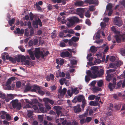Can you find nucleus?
Returning a JSON list of instances; mask_svg holds the SVG:
<instances>
[{
	"label": "nucleus",
	"mask_w": 125,
	"mask_h": 125,
	"mask_svg": "<svg viewBox=\"0 0 125 125\" xmlns=\"http://www.w3.org/2000/svg\"><path fill=\"white\" fill-rule=\"evenodd\" d=\"M67 93L68 95L70 97H71L73 94L72 92H71V90L69 89L67 90Z\"/></svg>",
	"instance_id": "0e129e2a"
},
{
	"label": "nucleus",
	"mask_w": 125,
	"mask_h": 125,
	"mask_svg": "<svg viewBox=\"0 0 125 125\" xmlns=\"http://www.w3.org/2000/svg\"><path fill=\"white\" fill-rule=\"evenodd\" d=\"M35 6L36 7V9L38 10H42V8L40 6L37 4V3H36L35 4Z\"/></svg>",
	"instance_id": "6e6d98bb"
},
{
	"label": "nucleus",
	"mask_w": 125,
	"mask_h": 125,
	"mask_svg": "<svg viewBox=\"0 0 125 125\" xmlns=\"http://www.w3.org/2000/svg\"><path fill=\"white\" fill-rule=\"evenodd\" d=\"M35 52L34 53L35 56L38 59H39L40 57L43 59L45 56H47L50 54L49 51H46L44 54L42 51H40V48H35Z\"/></svg>",
	"instance_id": "f03ea898"
},
{
	"label": "nucleus",
	"mask_w": 125,
	"mask_h": 125,
	"mask_svg": "<svg viewBox=\"0 0 125 125\" xmlns=\"http://www.w3.org/2000/svg\"><path fill=\"white\" fill-rule=\"evenodd\" d=\"M121 53L122 55L123 56L125 55V50L124 49H122L121 50Z\"/></svg>",
	"instance_id": "338daca9"
},
{
	"label": "nucleus",
	"mask_w": 125,
	"mask_h": 125,
	"mask_svg": "<svg viewBox=\"0 0 125 125\" xmlns=\"http://www.w3.org/2000/svg\"><path fill=\"white\" fill-rule=\"evenodd\" d=\"M67 92V89L66 88H63L62 90L61 88L58 90V92L59 93V95L61 97H63L65 95Z\"/></svg>",
	"instance_id": "6e6552de"
},
{
	"label": "nucleus",
	"mask_w": 125,
	"mask_h": 125,
	"mask_svg": "<svg viewBox=\"0 0 125 125\" xmlns=\"http://www.w3.org/2000/svg\"><path fill=\"white\" fill-rule=\"evenodd\" d=\"M51 36L52 38H55L56 36V33L55 31H54L52 33Z\"/></svg>",
	"instance_id": "49530a36"
},
{
	"label": "nucleus",
	"mask_w": 125,
	"mask_h": 125,
	"mask_svg": "<svg viewBox=\"0 0 125 125\" xmlns=\"http://www.w3.org/2000/svg\"><path fill=\"white\" fill-rule=\"evenodd\" d=\"M39 109L42 113H44L45 112L47 113H48L46 110L45 109L44 110V108L42 107H39Z\"/></svg>",
	"instance_id": "7c9ffc66"
},
{
	"label": "nucleus",
	"mask_w": 125,
	"mask_h": 125,
	"mask_svg": "<svg viewBox=\"0 0 125 125\" xmlns=\"http://www.w3.org/2000/svg\"><path fill=\"white\" fill-rule=\"evenodd\" d=\"M58 73H59V75L60 77H64L65 76V74L63 72H62L61 73V72L60 70H58Z\"/></svg>",
	"instance_id": "37998d69"
},
{
	"label": "nucleus",
	"mask_w": 125,
	"mask_h": 125,
	"mask_svg": "<svg viewBox=\"0 0 125 125\" xmlns=\"http://www.w3.org/2000/svg\"><path fill=\"white\" fill-rule=\"evenodd\" d=\"M85 16L89 18L91 16L90 14V11L89 10L86 11L85 14Z\"/></svg>",
	"instance_id": "4c0bfd02"
},
{
	"label": "nucleus",
	"mask_w": 125,
	"mask_h": 125,
	"mask_svg": "<svg viewBox=\"0 0 125 125\" xmlns=\"http://www.w3.org/2000/svg\"><path fill=\"white\" fill-rule=\"evenodd\" d=\"M85 23L86 24L89 26H90L91 25V23L90 21V20L88 19H87L86 20Z\"/></svg>",
	"instance_id": "052dcab7"
},
{
	"label": "nucleus",
	"mask_w": 125,
	"mask_h": 125,
	"mask_svg": "<svg viewBox=\"0 0 125 125\" xmlns=\"http://www.w3.org/2000/svg\"><path fill=\"white\" fill-rule=\"evenodd\" d=\"M15 80V77H12L8 79L6 83V85L7 86L10 84L11 82L12 81H13Z\"/></svg>",
	"instance_id": "4468645a"
},
{
	"label": "nucleus",
	"mask_w": 125,
	"mask_h": 125,
	"mask_svg": "<svg viewBox=\"0 0 125 125\" xmlns=\"http://www.w3.org/2000/svg\"><path fill=\"white\" fill-rule=\"evenodd\" d=\"M15 22V19L14 18H12L11 20H10L8 21V23L10 26H12Z\"/></svg>",
	"instance_id": "cd10ccee"
},
{
	"label": "nucleus",
	"mask_w": 125,
	"mask_h": 125,
	"mask_svg": "<svg viewBox=\"0 0 125 125\" xmlns=\"http://www.w3.org/2000/svg\"><path fill=\"white\" fill-rule=\"evenodd\" d=\"M116 69V67H115V68L114 69H110L109 70H107L106 72L107 74H109L111 72H115Z\"/></svg>",
	"instance_id": "72a5a7b5"
},
{
	"label": "nucleus",
	"mask_w": 125,
	"mask_h": 125,
	"mask_svg": "<svg viewBox=\"0 0 125 125\" xmlns=\"http://www.w3.org/2000/svg\"><path fill=\"white\" fill-rule=\"evenodd\" d=\"M27 112V116L29 117H30L32 115L33 112L31 110H28Z\"/></svg>",
	"instance_id": "473e14b6"
},
{
	"label": "nucleus",
	"mask_w": 125,
	"mask_h": 125,
	"mask_svg": "<svg viewBox=\"0 0 125 125\" xmlns=\"http://www.w3.org/2000/svg\"><path fill=\"white\" fill-rule=\"evenodd\" d=\"M33 88H34L35 90H37L38 91L40 89V87L36 85H34L33 86Z\"/></svg>",
	"instance_id": "3c124183"
},
{
	"label": "nucleus",
	"mask_w": 125,
	"mask_h": 125,
	"mask_svg": "<svg viewBox=\"0 0 125 125\" xmlns=\"http://www.w3.org/2000/svg\"><path fill=\"white\" fill-rule=\"evenodd\" d=\"M32 87V86H29L28 84L27 85L25 88L24 90V92H27L30 91L31 90Z\"/></svg>",
	"instance_id": "412c9836"
},
{
	"label": "nucleus",
	"mask_w": 125,
	"mask_h": 125,
	"mask_svg": "<svg viewBox=\"0 0 125 125\" xmlns=\"http://www.w3.org/2000/svg\"><path fill=\"white\" fill-rule=\"evenodd\" d=\"M39 25L40 27L42 26V22L39 18H38L37 20H36L35 21H32V25L33 26L36 25L37 26L36 28H38V25Z\"/></svg>",
	"instance_id": "0eeeda50"
},
{
	"label": "nucleus",
	"mask_w": 125,
	"mask_h": 125,
	"mask_svg": "<svg viewBox=\"0 0 125 125\" xmlns=\"http://www.w3.org/2000/svg\"><path fill=\"white\" fill-rule=\"evenodd\" d=\"M115 57L114 56H112L110 58V61L112 62H114L115 60Z\"/></svg>",
	"instance_id": "774afa93"
},
{
	"label": "nucleus",
	"mask_w": 125,
	"mask_h": 125,
	"mask_svg": "<svg viewBox=\"0 0 125 125\" xmlns=\"http://www.w3.org/2000/svg\"><path fill=\"white\" fill-rule=\"evenodd\" d=\"M100 32L99 31H97L96 33V39H100Z\"/></svg>",
	"instance_id": "e2e57ef3"
},
{
	"label": "nucleus",
	"mask_w": 125,
	"mask_h": 125,
	"mask_svg": "<svg viewBox=\"0 0 125 125\" xmlns=\"http://www.w3.org/2000/svg\"><path fill=\"white\" fill-rule=\"evenodd\" d=\"M100 25L102 28L104 29L106 26V24L103 22H102L100 23Z\"/></svg>",
	"instance_id": "864d4df0"
},
{
	"label": "nucleus",
	"mask_w": 125,
	"mask_h": 125,
	"mask_svg": "<svg viewBox=\"0 0 125 125\" xmlns=\"http://www.w3.org/2000/svg\"><path fill=\"white\" fill-rule=\"evenodd\" d=\"M56 62L58 65H62L64 63V61L63 60L57 59Z\"/></svg>",
	"instance_id": "6ab92c4d"
},
{
	"label": "nucleus",
	"mask_w": 125,
	"mask_h": 125,
	"mask_svg": "<svg viewBox=\"0 0 125 125\" xmlns=\"http://www.w3.org/2000/svg\"><path fill=\"white\" fill-rule=\"evenodd\" d=\"M114 20V23L115 25L119 27L122 25V21L119 17L118 16L115 18Z\"/></svg>",
	"instance_id": "423d86ee"
},
{
	"label": "nucleus",
	"mask_w": 125,
	"mask_h": 125,
	"mask_svg": "<svg viewBox=\"0 0 125 125\" xmlns=\"http://www.w3.org/2000/svg\"><path fill=\"white\" fill-rule=\"evenodd\" d=\"M53 108L55 110V111L57 114V115L59 116L61 113V110L62 108L59 106H54L53 107Z\"/></svg>",
	"instance_id": "1a4fd4ad"
},
{
	"label": "nucleus",
	"mask_w": 125,
	"mask_h": 125,
	"mask_svg": "<svg viewBox=\"0 0 125 125\" xmlns=\"http://www.w3.org/2000/svg\"><path fill=\"white\" fill-rule=\"evenodd\" d=\"M29 16L30 19L31 21L33 19L34 16L33 14L31 12H30Z\"/></svg>",
	"instance_id": "680f3d73"
},
{
	"label": "nucleus",
	"mask_w": 125,
	"mask_h": 125,
	"mask_svg": "<svg viewBox=\"0 0 125 125\" xmlns=\"http://www.w3.org/2000/svg\"><path fill=\"white\" fill-rule=\"evenodd\" d=\"M5 117L6 119L8 121H10L11 120V117L9 114H7L6 115Z\"/></svg>",
	"instance_id": "58836bf2"
},
{
	"label": "nucleus",
	"mask_w": 125,
	"mask_h": 125,
	"mask_svg": "<svg viewBox=\"0 0 125 125\" xmlns=\"http://www.w3.org/2000/svg\"><path fill=\"white\" fill-rule=\"evenodd\" d=\"M20 59L21 62H24L26 60V58L23 55L20 56Z\"/></svg>",
	"instance_id": "e433bc0d"
},
{
	"label": "nucleus",
	"mask_w": 125,
	"mask_h": 125,
	"mask_svg": "<svg viewBox=\"0 0 125 125\" xmlns=\"http://www.w3.org/2000/svg\"><path fill=\"white\" fill-rule=\"evenodd\" d=\"M76 98L78 102H81L82 101V104L81 106L82 109H83L86 104L84 96L82 95H81L77 97Z\"/></svg>",
	"instance_id": "20e7f679"
},
{
	"label": "nucleus",
	"mask_w": 125,
	"mask_h": 125,
	"mask_svg": "<svg viewBox=\"0 0 125 125\" xmlns=\"http://www.w3.org/2000/svg\"><path fill=\"white\" fill-rule=\"evenodd\" d=\"M112 8V5L110 4H109L106 7V9L107 10H111Z\"/></svg>",
	"instance_id": "ea45409f"
},
{
	"label": "nucleus",
	"mask_w": 125,
	"mask_h": 125,
	"mask_svg": "<svg viewBox=\"0 0 125 125\" xmlns=\"http://www.w3.org/2000/svg\"><path fill=\"white\" fill-rule=\"evenodd\" d=\"M6 59L7 60H9L12 62H15V60L14 58L11 57H10L9 55H7L6 56Z\"/></svg>",
	"instance_id": "a878e982"
},
{
	"label": "nucleus",
	"mask_w": 125,
	"mask_h": 125,
	"mask_svg": "<svg viewBox=\"0 0 125 125\" xmlns=\"http://www.w3.org/2000/svg\"><path fill=\"white\" fill-rule=\"evenodd\" d=\"M18 48L21 52H25V49L23 48L22 46H19Z\"/></svg>",
	"instance_id": "69168bd1"
},
{
	"label": "nucleus",
	"mask_w": 125,
	"mask_h": 125,
	"mask_svg": "<svg viewBox=\"0 0 125 125\" xmlns=\"http://www.w3.org/2000/svg\"><path fill=\"white\" fill-rule=\"evenodd\" d=\"M60 55L61 57L63 58H64L65 57H70L71 56V55L68 52L66 51L62 52L61 53Z\"/></svg>",
	"instance_id": "9d476101"
},
{
	"label": "nucleus",
	"mask_w": 125,
	"mask_h": 125,
	"mask_svg": "<svg viewBox=\"0 0 125 125\" xmlns=\"http://www.w3.org/2000/svg\"><path fill=\"white\" fill-rule=\"evenodd\" d=\"M68 21L69 22L67 24V26L68 27H70L73 26L75 22L79 21V19L77 17L74 16L69 19Z\"/></svg>",
	"instance_id": "7ed1b4c3"
},
{
	"label": "nucleus",
	"mask_w": 125,
	"mask_h": 125,
	"mask_svg": "<svg viewBox=\"0 0 125 125\" xmlns=\"http://www.w3.org/2000/svg\"><path fill=\"white\" fill-rule=\"evenodd\" d=\"M84 11V9L81 8L77 9L76 10L77 14L83 13Z\"/></svg>",
	"instance_id": "2eb2a0df"
},
{
	"label": "nucleus",
	"mask_w": 125,
	"mask_h": 125,
	"mask_svg": "<svg viewBox=\"0 0 125 125\" xmlns=\"http://www.w3.org/2000/svg\"><path fill=\"white\" fill-rule=\"evenodd\" d=\"M43 101L46 103H49L52 105H53L54 104V102L53 101L47 98H44L43 99Z\"/></svg>",
	"instance_id": "ddd939ff"
},
{
	"label": "nucleus",
	"mask_w": 125,
	"mask_h": 125,
	"mask_svg": "<svg viewBox=\"0 0 125 125\" xmlns=\"http://www.w3.org/2000/svg\"><path fill=\"white\" fill-rule=\"evenodd\" d=\"M8 98H6L5 101L6 102H8L10 100L12 99H13V96L11 94H9L8 96Z\"/></svg>",
	"instance_id": "bb28decb"
},
{
	"label": "nucleus",
	"mask_w": 125,
	"mask_h": 125,
	"mask_svg": "<svg viewBox=\"0 0 125 125\" xmlns=\"http://www.w3.org/2000/svg\"><path fill=\"white\" fill-rule=\"evenodd\" d=\"M12 105L14 108H16L17 109L19 110L20 109L21 107V104L20 103H18L14 100H12L11 101Z\"/></svg>",
	"instance_id": "39448f33"
},
{
	"label": "nucleus",
	"mask_w": 125,
	"mask_h": 125,
	"mask_svg": "<svg viewBox=\"0 0 125 125\" xmlns=\"http://www.w3.org/2000/svg\"><path fill=\"white\" fill-rule=\"evenodd\" d=\"M122 83V81H120L117 83L116 84L117 86L115 88L117 89L119 88L121 86Z\"/></svg>",
	"instance_id": "c756f323"
},
{
	"label": "nucleus",
	"mask_w": 125,
	"mask_h": 125,
	"mask_svg": "<svg viewBox=\"0 0 125 125\" xmlns=\"http://www.w3.org/2000/svg\"><path fill=\"white\" fill-rule=\"evenodd\" d=\"M117 64L116 63H111L110 64L109 66L111 68H114L115 69V67H116V66H117Z\"/></svg>",
	"instance_id": "2f4dec72"
},
{
	"label": "nucleus",
	"mask_w": 125,
	"mask_h": 125,
	"mask_svg": "<svg viewBox=\"0 0 125 125\" xmlns=\"http://www.w3.org/2000/svg\"><path fill=\"white\" fill-rule=\"evenodd\" d=\"M89 76H88L87 75H86L85 77V81L88 82L90 80V78L89 77Z\"/></svg>",
	"instance_id": "4d7b16f0"
},
{
	"label": "nucleus",
	"mask_w": 125,
	"mask_h": 125,
	"mask_svg": "<svg viewBox=\"0 0 125 125\" xmlns=\"http://www.w3.org/2000/svg\"><path fill=\"white\" fill-rule=\"evenodd\" d=\"M91 52L92 53L95 52L97 51L96 48L94 46H91L90 49Z\"/></svg>",
	"instance_id": "b1692460"
},
{
	"label": "nucleus",
	"mask_w": 125,
	"mask_h": 125,
	"mask_svg": "<svg viewBox=\"0 0 125 125\" xmlns=\"http://www.w3.org/2000/svg\"><path fill=\"white\" fill-rule=\"evenodd\" d=\"M73 108L74 112L75 113H79L81 111V109L80 105H78L77 106H74Z\"/></svg>",
	"instance_id": "9b49d317"
},
{
	"label": "nucleus",
	"mask_w": 125,
	"mask_h": 125,
	"mask_svg": "<svg viewBox=\"0 0 125 125\" xmlns=\"http://www.w3.org/2000/svg\"><path fill=\"white\" fill-rule=\"evenodd\" d=\"M98 104L97 102L91 101L90 102L89 104L91 106H96L98 105Z\"/></svg>",
	"instance_id": "4be33fe9"
},
{
	"label": "nucleus",
	"mask_w": 125,
	"mask_h": 125,
	"mask_svg": "<svg viewBox=\"0 0 125 125\" xmlns=\"http://www.w3.org/2000/svg\"><path fill=\"white\" fill-rule=\"evenodd\" d=\"M63 80L65 84L67 85H69V82H68V81L65 78H63Z\"/></svg>",
	"instance_id": "bf43d9fd"
},
{
	"label": "nucleus",
	"mask_w": 125,
	"mask_h": 125,
	"mask_svg": "<svg viewBox=\"0 0 125 125\" xmlns=\"http://www.w3.org/2000/svg\"><path fill=\"white\" fill-rule=\"evenodd\" d=\"M38 92L42 96L44 95L45 94L44 92L40 89L38 91Z\"/></svg>",
	"instance_id": "8fccbe9b"
},
{
	"label": "nucleus",
	"mask_w": 125,
	"mask_h": 125,
	"mask_svg": "<svg viewBox=\"0 0 125 125\" xmlns=\"http://www.w3.org/2000/svg\"><path fill=\"white\" fill-rule=\"evenodd\" d=\"M115 38L116 39V42L119 43L121 42L122 39L123 38L120 35H116L115 36Z\"/></svg>",
	"instance_id": "a211bd4d"
},
{
	"label": "nucleus",
	"mask_w": 125,
	"mask_h": 125,
	"mask_svg": "<svg viewBox=\"0 0 125 125\" xmlns=\"http://www.w3.org/2000/svg\"><path fill=\"white\" fill-rule=\"evenodd\" d=\"M93 0H85L84 2L85 3H88L89 4H92Z\"/></svg>",
	"instance_id": "09e8293b"
},
{
	"label": "nucleus",
	"mask_w": 125,
	"mask_h": 125,
	"mask_svg": "<svg viewBox=\"0 0 125 125\" xmlns=\"http://www.w3.org/2000/svg\"><path fill=\"white\" fill-rule=\"evenodd\" d=\"M64 33L63 31H62L60 32L59 34V37L61 38H62V37H66V36H64Z\"/></svg>",
	"instance_id": "a19ab883"
},
{
	"label": "nucleus",
	"mask_w": 125,
	"mask_h": 125,
	"mask_svg": "<svg viewBox=\"0 0 125 125\" xmlns=\"http://www.w3.org/2000/svg\"><path fill=\"white\" fill-rule=\"evenodd\" d=\"M16 30L17 33L18 34H23L24 33V31L23 29L20 30L19 28H17L16 29Z\"/></svg>",
	"instance_id": "aec40b11"
},
{
	"label": "nucleus",
	"mask_w": 125,
	"mask_h": 125,
	"mask_svg": "<svg viewBox=\"0 0 125 125\" xmlns=\"http://www.w3.org/2000/svg\"><path fill=\"white\" fill-rule=\"evenodd\" d=\"M21 83L20 81L17 82L16 84V87L17 88H20L21 85Z\"/></svg>",
	"instance_id": "de8ad7c7"
},
{
	"label": "nucleus",
	"mask_w": 125,
	"mask_h": 125,
	"mask_svg": "<svg viewBox=\"0 0 125 125\" xmlns=\"http://www.w3.org/2000/svg\"><path fill=\"white\" fill-rule=\"evenodd\" d=\"M86 122V121L85 118H82L80 120V123L81 125H83Z\"/></svg>",
	"instance_id": "a18cd8bd"
},
{
	"label": "nucleus",
	"mask_w": 125,
	"mask_h": 125,
	"mask_svg": "<svg viewBox=\"0 0 125 125\" xmlns=\"http://www.w3.org/2000/svg\"><path fill=\"white\" fill-rule=\"evenodd\" d=\"M103 83V81L102 80H100L97 82V84L98 86L99 87H101Z\"/></svg>",
	"instance_id": "f704fd0d"
},
{
	"label": "nucleus",
	"mask_w": 125,
	"mask_h": 125,
	"mask_svg": "<svg viewBox=\"0 0 125 125\" xmlns=\"http://www.w3.org/2000/svg\"><path fill=\"white\" fill-rule=\"evenodd\" d=\"M116 85L115 83H114V84L111 83H110L108 84V87L110 91H113L114 89L115 88Z\"/></svg>",
	"instance_id": "f8f14e48"
},
{
	"label": "nucleus",
	"mask_w": 125,
	"mask_h": 125,
	"mask_svg": "<svg viewBox=\"0 0 125 125\" xmlns=\"http://www.w3.org/2000/svg\"><path fill=\"white\" fill-rule=\"evenodd\" d=\"M91 72L88 70L86 72L87 74L89 77L93 78H97V77H101L103 74L104 70L103 69H100L99 71V68L97 66H95L92 67L91 68Z\"/></svg>",
	"instance_id": "f257e3e1"
},
{
	"label": "nucleus",
	"mask_w": 125,
	"mask_h": 125,
	"mask_svg": "<svg viewBox=\"0 0 125 125\" xmlns=\"http://www.w3.org/2000/svg\"><path fill=\"white\" fill-rule=\"evenodd\" d=\"M84 3L82 1H78L76 2L75 3L74 5L76 6H81L83 5Z\"/></svg>",
	"instance_id": "5701e85b"
},
{
	"label": "nucleus",
	"mask_w": 125,
	"mask_h": 125,
	"mask_svg": "<svg viewBox=\"0 0 125 125\" xmlns=\"http://www.w3.org/2000/svg\"><path fill=\"white\" fill-rule=\"evenodd\" d=\"M7 114V113L4 111H1V117L2 119H5V118L6 115Z\"/></svg>",
	"instance_id": "393cba45"
},
{
	"label": "nucleus",
	"mask_w": 125,
	"mask_h": 125,
	"mask_svg": "<svg viewBox=\"0 0 125 125\" xmlns=\"http://www.w3.org/2000/svg\"><path fill=\"white\" fill-rule=\"evenodd\" d=\"M99 3V1L98 0H93L92 1V4H94L96 5H97Z\"/></svg>",
	"instance_id": "13d9d810"
},
{
	"label": "nucleus",
	"mask_w": 125,
	"mask_h": 125,
	"mask_svg": "<svg viewBox=\"0 0 125 125\" xmlns=\"http://www.w3.org/2000/svg\"><path fill=\"white\" fill-rule=\"evenodd\" d=\"M24 64L25 65H28L30 66V65L32 66L33 64V62L31 61H29V60H26L24 62Z\"/></svg>",
	"instance_id": "dca6fc26"
},
{
	"label": "nucleus",
	"mask_w": 125,
	"mask_h": 125,
	"mask_svg": "<svg viewBox=\"0 0 125 125\" xmlns=\"http://www.w3.org/2000/svg\"><path fill=\"white\" fill-rule=\"evenodd\" d=\"M96 96L94 95H90L88 97L89 100H93L95 98Z\"/></svg>",
	"instance_id": "c9c22d12"
},
{
	"label": "nucleus",
	"mask_w": 125,
	"mask_h": 125,
	"mask_svg": "<svg viewBox=\"0 0 125 125\" xmlns=\"http://www.w3.org/2000/svg\"><path fill=\"white\" fill-rule=\"evenodd\" d=\"M72 41L74 42H76L78 41L79 39V37H77L75 36H73L72 38Z\"/></svg>",
	"instance_id": "79ce46f5"
},
{
	"label": "nucleus",
	"mask_w": 125,
	"mask_h": 125,
	"mask_svg": "<svg viewBox=\"0 0 125 125\" xmlns=\"http://www.w3.org/2000/svg\"><path fill=\"white\" fill-rule=\"evenodd\" d=\"M107 74V75L106 76V79L107 81L109 82L113 78L114 75L112 74Z\"/></svg>",
	"instance_id": "f3484780"
},
{
	"label": "nucleus",
	"mask_w": 125,
	"mask_h": 125,
	"mask_svg": "<svg viewBox=\"0 0 125 125\" xmlns=\"http://www.w3.org/2000/svg\"><path fill=\"white\" fill-rule=\"evenodd\" d=\"M5 97V94H3L2 93H0V98L2 99H4Z\"/></svg>",
	"instance_id": "603ef678"
},
{
	"label": "nucleus",
	"mask_w": 125,
	"mask_h": 125,
	"mask_svg": "<svg viewBox=\"0 0 125 125\" xmlns=\"http://www.w3.org/2000/svg\"><path fill=\"white\" fill-rule=\"evenodd\" d=\"M92 120V118L90 117H87L86 118V122L88 123L91 121Z\"/></svg>",
	"instance_id": "5fc2aeb1"
},
{
	"label": "nucleus",
	"mask_w": 125,
	"mask_h": 125,
	"mask_svg": "<svg viewBox=\"0 0 125 125\" xmlns=\"http://www.w3.org/2000/svg\"><path fill=\"white\" fill-rule=\"evenodd\" d=\"M70 62L72 65H76L77 63V61L74 60H72Z\"/></svg>",
	"instance_id": "c03bdc74"
},
{
	"label": "nucleus",
	"mask_w": 125,
	"mask_h": 125,
	"mask_svg": "<svg viewBox=\"0 0 125 125\" xmlns=\"http://www.w3.org/2000/svg\"><path fill=\"white\" fill-rule=\"evenodd\" d=\"M15 60V62H12V63H15L17 61L18 62H19L21 61L20 56H18L17 58H14Z\"/></svg>",
	"instance_id": "c85d7f7f"
}]
</instances>
